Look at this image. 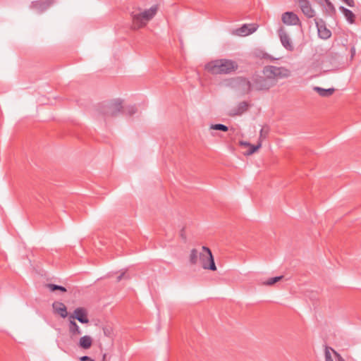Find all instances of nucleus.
I'll use <instances>...</instances> for the list:
<instances>
[{
    "instance_id": "nucleus-1",
    "label": "nucleus",
    "mask_w": 361,
    "mask_h": 361,
    "mask_svg": "<svg viewBox=\"0 0 361 361\" xmlns=\"http://www.w3.org/2000/svg\"><path fill=\"white\" fill-rule=\"evenodd\" d=\"M204 68L212 75H227L235 72L238 64L231 59H221L207 63Z\"/></svg>"
},
{
    "instance_id": "nucleus-2",
    "label": "nucleus",
    "mask_w": 361,
    "mask_h": 361,
    "mask_svg": "<svg viewBox=\"0 0 361 361\" xmlns=\"http://www.w3.org/2000/svg\"><path fill=\"white\" fill-rule=\"evenodd\" d=\"M123 100L116 99L100 103L97 106V111L106 119L109 117L117 116L118 114L123 112Z\"/></svg>"
},
{
    "instance_id": "nucleus-3",
    "label": "nucleus",
    "mask_w": 361,
    "mask_h": 361,
    "mask_svg": "<svg viewBox=\"0 0 361 361\" xmlns=\"http://www.w3.org/2000/svg\"><path fill=\"white\" fill-rule=\"evenodd\" d=\"M262 73L268 76L274 87L279 80L288 78L290 75V71L283 66L269 65L263 68Z\"/></svg>"
},
{
    "instance_id": "nucleus-4",
    "label": "nucleus",
    "mask_w": 361,
    "mask_h": 361,
    "mask_svg": "<svg viewBox=\"0 0 361 361\" xmlns=\"http://www.w3.org/2000/svg\"><path fill=\"white\" fill-rule=\"evenodd\" d=\"M251 85L252 92H268L273 87V83L267 75L254 73L251 77Z\"/></svg>"
},
{
    "instance_id": "nucleus-5",
    "label": "nucleus",
    "mask_w": 361,
    "mask_h": 361,
    "mask_svg": "<svg viewBox=\"0 0 361 361\" xmlns=\"http://www.w3.org/2000/svg\"><path fill=\"white\" fill-rule=\"evenodd\" d=\"M228 85L244 95L252 92L251 80L244 76H237L231 78L228 81Z\"/></svg>"
},
{
    "instance_id": "nucleus-6",
    "label": "nucleus",
    "mask_w": 361,
    "mask_h": 361,
    "mask_svg": "<svg viewBox=\"0 0 361 361\" xmlns=\"http://www.w3.org/2000/svg\"><path fill=\"white\" fill-rule=\"evenodd\" d=\"M202 251L204 253H200V257L202 263V267L205 269L216 271V267L210 249L206 246H203Z\"/></svg>"
},
{
    "instance_id": "nucleus-7",
    "label": "nucleus",
    "mask_w": 361,
    "mask_h": 361,
    "mask_svg": "<svg viewBox=\"0 0 361 361\" xmlns=\"http://www.w3.org/2000/svg\"><path fill=\"white\" fill-rule=\"evenodd\" d=\"M314 21L319 37L324 40L329 39L331 37V31L326 27L325 21L322 19H315Z\"/></svg>"
},
{
    "instance_id": "nucleus-8",
    "label": "nucleus",
    "mask_w": 361,
    "mask_h": 361,
    "mask_svg": "<svg viewBox=\"0 0 361 361\" xmlns=\"http://www.w3.org/2000/svg\"><path fill=\"white\" fill-rule=\"evenodd\" d=\"M278 35L281 41V44L283 47L289 51H293L294 50V46L292 43V41L286 32V31L284 30L283 27H280L278 30Z\"/></svg>"
},
{
    "instance_id": "nucleus-9",
    "label": "nucleus",
    "mask_w": 361,
    "mask_h": 361,
    "mask_svg": "<svg viewBox=\"0 0 361 361\" xmlns=\"http://www.w3.org/2000/svg\"><path fill=\"white\" fill-rule=\"evenodd\" d=\"M54 3V0H37L31 3L30 8L36 10L38 13H43L47 11Z\"/></svg>"
},
{
    "instance_id": "nucleus-10",
    "label": "nucleus",
    "mask_w": 361,
    "mask_h": 361,
    "mask_svg": "<svg viewBox=\"0 0 361 361\" xmlns=\"http://www.w3.org/2000/svg\"><path fill=\"white\" fill-rule=\"evenodd\" d=\"M281 20L287 25H297L300 24L298 15L292 11L283 13L281 16Z\"/></svg>"
},
{
    "instance_id": "nucleus-11",
    "label": "nucleus",
    "mask_w": 361,
    "mask_h": 361,
    "mask_svg": "<svg viewBox=\"0 0 361 361\" xmlns=\"http://www.w3.org/2000/svg\"><path fill=\"white\" fill-rule=\"evenodd\" d=\"M299 6L303 14L308 18H312L315 16V11L312 8L308 0H298Z\"/></svg>"
},
{
    "instance_id": "nucleus-12",
    "label": "nucleus",
    "mask_w": 361,
    "mask_h": 361,
    "mask_svg": "<svg viewBox=\"0 0 361 361\" xmlns=\"http://www.w3.org/2000/svg\"><path fill=\"white\" fill-rule=\"evenodd\" d=\"M76 319L82 324H87L89 319L87 318V310L83 307H78L74 310V315H71L70 319Z\"/></svg>"
},
{
    "instance_id": "nucleus-13",
    "label": "nucleus",
    "mask_w": 361,
    "mask_h": 361,
    "mask_svg": "<svg viewBox=\"0 0 361 361\" xmlns=\"http://www.w3.org/2000/svg\"><path fill=\"white\" fill-rule=\"evenodd\" d=\"M158 11V5L152 6L149 9L140 12V17L142 18L146 24L154 18Z\"/></svg>"
},
{
    "instance_id": "nucleus-14",
    "label": "nucleus",
    "mask_w": 361,
    "mask_h": 361,
    "mask_svg": "<svg viewBox=\"0 0 361 361\" xmlns=\"http://www.w3.org/2000/svg\"><path fill=\"white\" fill-rule=\"evenodd\" d=\"M131 17H132V21H133V24H132L133 29L137 30V29L143 27L144 26L146 25V23L144 21L142 18L140 17V13H132Z\"/></svg>"
},
{
    "instance_id": "nucleus-15",
    "label": "nucleus",
    "mask_w": 361,
    "mask_h": 361,
    "mask_svg": "<svg viewBox=\"0 0 361 361\" xmlns=\"http://www.w3.org/2000/svg\"><path fill=\"white\" fill-rule=\"evenodd\" d=\"M250 104L247 102L243 101L240 102L237 107L233 110L231 114L233 116L241 115L247 111Z\"/></svg>"
},
{
    "instance_id": "nucleus-16",
    "label": "nucleus",
    "mask_w": 361,
    "mask_h": 361,
    "mask_svg": "<svg viewBox=\"0 0 361 361\" xmlns=\"http://www.w3.org/2000/svg\"><path fill=\"white\" fill-rule=\"evenodd\" d=\"M53 308L60 314L62 318H66L68 316L67 308L63 302H54Z\"/></svg>"
},
{
    "instance_id": "nucleus-17",
    "label": "nucleus",
    "mask_w": 361,
    "mask_h": 361,
    "mask_svg": "<svg viewBox=\"0 0 361 361\" xmlns=\"http://www.w3.org/2000/svg\"><path fill=\"white\" fill-rule=\"evenodd\" d=\"M68 330L71 336H79L82 334V331L73 319H70L68 324Z\"/></svg>"
},
{
    "instance_id": "nucleus-18",
    "label": "nucleus",
    "mask_w": 361,
    "mask_h": 361,
    "mask_svg": "<svg viewBox=\"0 0 361 361\" xmlns=\"http://www.w3.org/2000/svg\"><path fill=\"white\" fill-rule=\"evenodd\" d=\"M314 90L317 92L321 97H328L331 95H332L334 92V88H329V89H324L320 87H314Z\"/></svg>"
},
{
    "instance_id": "nucleus-19",
    "label": "nucleus",
    "mask_w": 361,
    "mask_h": 361,
    "mask_svg": "<svg viewBox=\"0 0 361 361\" xmlns=\"http://www.w3.org/2000/svg\"><path fill=\"white\" fill-rule=\"evenodd\" d=\"M92 344V339L90 336H84L80 338L79 346L83 349H89Z\"/></svg>"
},
{
    "instance_id": "nucleus-20",
    "label": "nucleus",
    "mask_w": 361,
    "mask_h": 361,
    "mask_svg": "<svg viewBox=\"0 0 361 361\" xmlns=\"http://www.w3.org/2000/svg\"><path fill=\"white\" fill-rule=\"evenodd\" d=\"M340 11L343 13L344 16L345 17L346 20L350 23H353L355 20V14L349 9L345 8L344 6H340L339 8Z\"/></svg>"
},
{
    "instance_id": "nucleus-21",
    "label": "nucleus",
    "mask_w": 361,
    "mask_h": 361,
    "mask_svg": "<svg viewBox=\"0 0 361 361\" xmlns=\"http://www.w3.org/2000/svg\"><path fill=\"white\" fill-rule=\"evenodd\" d=\"M251 26L252 27L249 28L248 25H243L240 29V34L245 36L254 32L257 30V27H255L254 25H252Z\"/></svg>"
},
{
    "instance_id": "nucleus-22",
    "label": "nucleus",
    "mask_w": 361,
    "mask_h": 361,
    "mask_svg": "<svg viewBox=\"0 0 361 361\" xmlns=\"http://www.w3.org/2000/svg\"><path fill=\"white\" fill-rule=\"evenodd\" d=\"M46 286L50 290V291L54 292L56 290H60L63 293L67 291L66 288L64 286L53 284V283H47Z\"/></svg>"
},
{
    "instance_id": "nucleus-23",
    "label": "nucleus",
    "mask_w": 361,
    "mask_h": 361,
    "mask_svg": "<svg viewBox=\"0 0 361 361\" xmlns=\"http://www.w3.org/2000/svg\"><path fill=\"white\" fill-rule=\"evenodd\" d=\"M324 1L325 2L326 5V12L328 13L329 15L330 16H333L334 14H336V8L334 6V4L330 1V0H324Z\"/></svg>"
},
{
    "instance_id": "nucleus-24",
    "label": "nucleus",
    "mask_w": 361,
    "mask_h": 361,
    "mask_svg": "<svg viewBox=\"0 0 361 361\" xmlns=\"http://www.w3.org/2000/svg\"><path fill=\"white\" fill-rule=\"evenodd\" d=\"M198 259V252L196 249H192L190 254V262L192 264H195Z\"/></svg>"
},
{
    "instance_id": "nucleus-25",
    "label": "nucleus",
    "mask_w": 361,
    "mask_h": 361,
    "mask_svg": "<svg viewBox=\"0 0 361 361\" xmlns=\"http://www.w3.org/2000/svg\"><path fill=\"white\" fill-rule=\"evenodd\" d=\"M283 278V276L272 277V278L269 279L265 282H264V284L266 286H272L274 283H276V282H279V281H281Z\"/></svg>"
},
{
    "instance_id": "nucleus-26",
    "label": "nucleus",
    "mask_w": 361,
    "mask_h": 361,
    "mask_svg": "<svg viewBox=\"0 0 361 361\" xmlns=\"http://www.w3.org/2000/svg\"><path fill=\"white\" fill-rule=\"evenodd\" d=\"M283 278V276L272 277V278L269 279L265 282H264V284L266 286H272L274 283H276V282H279V281H281Z\"/></svg>"
},
{
    "instance_id": "nucleus-27",
    "label": "nucleus",
    "mask_w": 361,
    "mask_h": 361,
    "mask_svg": "<svg viewBox=\"0 0 361 361\" xmlns=\"http://www.w3.org/2000/svg\"><path fill=\"white\" fill-rule=\"evenodd\" d=\"M261 146H262V141L261 140H259L257 145H250V147H249L250 149L247 151V155L252 154L256 151H257V149H259L261 147Z\"/></svg>"
},
{
    "instance_id": "nucleus-28",
    "label": "nucleus",
    "mask_w": 361,
    "mask_h": 361,
    "mask_svg": "<svg viewBox=\"0 0 361 361\" xmlns=\"http://www.w3.org/2000/svg\"><path fill=\"white\" fill-rule=\"evenodd\" d=\"M210 128L213 130H221L223 132H226L228 130V128L226 126L221 123L212 124Z\"/></svg>"
},
{
    "instance_id": "nucleus-29",
    "label": "nucleus",
    "mask_w": 361,
    "mask_h": 361,
    "mask_svg": "<svg viewBox=\"0 0 361 361\" xmlns=\"http://www.w3.org/2000/svg\"><path fill=\"white\" fill-rule=\"evenodd\" d=\"M137 112V108L135 106H129L126 108L125 113L128 116H133Z\"/></svg>"
},
{
    "instance_id": "nucleus-30",
    "label": "nucleus",
    "mask_w": 361,
    "mask_h": 361,
    "mask_svg": "<svg viewBox=\"0 0 361 361\" xmlns=\"http://www.w3.org/2000/svg\"><path fill=\"white\" fill-rule=\"evenodd\" d=\"M269 133V127L264 126L259 133V140L266 138Z\"/></svg>"
},
{
    "instance_id": "nucleus-31",
    "label": "nucleus",
    "mask_w": 361,
    "mask_h": 361,
    "mask_svg": "<svg viewBox=\"0 0 361 361\" xmlns=\"http://www.w3.org/2000/svg\"><path fill=\"white\" fill-rule=\"evenodd\" d=\"M104 334L107 337H111L112 334V330L110 327L103 328Z\"/></svg>"
},
{
    "instance_id": "nucleus-32",
    "label": "nucleus",
    "mask_w": 361,
    "mask_h": 361,
    "mask_svg": "<svg viewBox=\"0 0 361 361\" xmlns=\"http://www.w3.org/2000/svg\"><path fill=\"white\" fill-rule=\"evenodd\" d=\"M325 359L326 361H334L330 353L328 350H326L325 352Z\"/></svg>"
},
{
    "instance_id": "nucleus-33",
    "label": "nucleus",
    "mask_w": 361,
    "mask_h": 361,
    "mask_svg": "<svg viewBox=\"0 0 361 361\" xmlns=\"http://www.w3.org/2000/svg\"><path fill=\"white\" fill-rule=\"evenodd\" d=\"M355 45H353L351 47H350V59H353L355 55Z\"/></svg>"
},
{
    "instance_id": "nucleus-34",
    "label": "nucleus",
    "mask_w": 361,
    "mask_h": 361,
    "mask_svg": "<svg viewBox=\"0 0 361 361\" xmlns=\"http://www.w3.org/2000/svg\"><path fill=\"white\" fill-rule=\"evenodd\" d=\"M334 353H335V355L336 357V361H345L341 356L340 354H338V353H336V351H334Z\"/></svg>"
},
{
    "instance_id": "nucleus-35",
    "label": "nucleus",
    "mask_w": 361,
    "mask_h": 361,
    "mask_svg": "<svg viewBox=\"0 0 361 361\" xmlns=\"http://www.w3.org/2000/svg\"><path fill=\"white\" fill-rule=\"evenodd\" d=\"M91 359L92 358L87 355H84L80 357V361H90Z\"/></svg>"
},
{
    "instance_id": "nucleus-36",
    "label": "nucleus",
    "mask_w": 361,
    "mask_h": 361,
    "mask_svg": "<svg viewBox=\"0 0 361 361\" xmlns=\"http://www.w3.org/2000/svg\"><path fill=\"white\" fill-rule=\"evenodd\" d=\"M124 275H125V273H122L119 276H118L116 278V281L119 282L122 279V278L124 276Z\"/></svg>"
},
{
    "instance_id": "nucleus-37",
    "label": "nucleus",
    "mask_w": 361,
    "mask_h": 361,
    "mask_svg": "<svg viewBox=\"0 0 361 361\" xmlns=\"http://www.w3.org/2000/svg\"><path fill=\"white\" fill-rule=\"evenodd\" d=\"M240 145H244V146H247V147H250V145H251L250 142H245V141H240Z\"/></svg>"
},
{
    "instance_id": "nucleus-38",
    "label": "nucleus",
    "mask_w": 361,
    "mask_h": 361,
    "mask_svg": "<svg viewBox=\"0 0 361 361\" xmlns=\"http://www.w3.org/2000/svg\"><path fill=\"white\" fill-rule=\"evenodd\" d=\"M180 236H181V238H183L184 240H185V239H186V237H185V234H184V229H182V231H181V232H180Z\"/></svg>"
},
{
    "instance_id": "nucleus-39",
    "label": "nucleus",
    "mask_w": 361,
    "mask_h": 361,
    "mask_svg": "<svg viewBox=\"0 0 361 361\" xmlns=\"http://www.w3.org/2000/svg\"><path fill=\"white\" fill-rule=\"evenodd\" d=\"M269 58L271 60H273V59H274V58H273V57L269 56Z\"/></svg>"
},
{
    "instance_id": "nucleus-40",
    "label": "nucleus",
    "mask_w": 361,
    "mask_h": 361,
    "mask_svg": "<svg viewBox=\"0 0 361 361\" xmlns=\"http://www.w3.org/2000/svg\"><path fill=\"white\" fill-rule=\"evenodd\" d=\"M90 361H94V360L91 359Z\"/></svg>"
}]
</instances>
